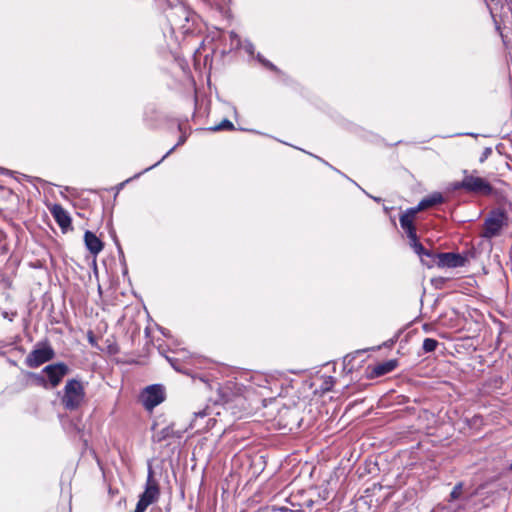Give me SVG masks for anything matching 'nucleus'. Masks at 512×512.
I'll return each instance as SVG.
<instances>
[{
    "label": "nucleus",
    "mask_w": 512,
    "mask_h": 512,
    "mask_svg": "<svg viewBox=\"0 0 512 512\" xmlns=\"http://www.w3.org/2000/svg\"><path fill=\"white\" fill-rule=\"evenodd\" d=\"M149 505L150 504L146 500L140 497L135 509H137L140 512H144Z\"/></svg>",
    "instance_id": "nucleus-18"
},
{
    "label": "nucleus",
    "mask_w": 512,
    "mask_h": 512,
    "mask_svg": "<svg viewBox=\"0 0 512 512\" xmlns=\"http://www.w3.org/2000/svg\"><path fill=\"white\" fill-rule=\"evenodd\" d=\"M50 212L58 225L63 229H67L71 225V218L68 212L59 204H55L50 208Z\"/></svg>",
    "instance_id": "nucleus-10"
},
{
    "label": "nucleus",
    "mask_w": 512,
    "mask_h": 512,
    "mask_svg": "<svg viewBox=\"0 0 512 512\" xmlns=\"http://www.w3.org/2000/svg\"><path fill=\"white\" fill-rule=\"evenodd\" d=\"M85 397L84 387L78 380L71 379L67 381L62 397V404L68 410L77 409Z\"/></svg>",
    "instance_id": "nucleus-1"
},
{
    "label": "nucleus",
    "mask_w": 512,
    "mask_h": 512,
    "mask_svg": "<svg viewBox=\"0 0 512 512\" xmlns=\"http://www.w3.org/2000/svg\"><path fill=\"white\" fill-rule=\"evenodd\" d=\"M507 224L508 217L505 212L501 210L492 211L484 222L482 236L485 238L496 237Z\"/></svg>",
    "instance_id": "nucleus-2"
},
{
    "label": "nucleus",
    "mask_w": 512,
    "mask_h": 512,
    "mask_svg": "<svg viewBox=\"0 0 512 512\" xmlns=\"http://www.w3.org/2000/svg\"><path fill=\"white\" fill-rule=\"evenodd\" d=\"M43 371L47 374L51 387L55 388L68 373V367L64 363H56L46 366Z\"/></svg>",
    "instance_id": "nucleus-7"
},
{
    "label": "nucleus",
    "mask_w": 512,
    "mask_h": 512,
    "mask_svg": "<svg viewBox=\"0 0 512 512\" xmlns=\"http://www.w3.org/2000/svg\"><path fill=\"white\" fill-rule=\"evenodd\" d=\"M258 58H259V60H260L261 62H263L267 67H269V68H271V69H274V66H273V64H272V63H270V62H268V61H264V60H262V59L260 58V56H259Z\"/></svg>",
    "instance_id": "nucleus-24"
},
{
    "label": "nucleus",
    "mask_w": 512,
    "mask_h": 512,
    "mask_svg": "<svg viewBox=\"0 0 512 512\" xmlns=\"http://www.w3.org/2000/svg\"><path fill=\"white\" fill-rule=\"evenodd\" d=\"M141 401L147 410H153L164 401V391L160 385H151L141 394Z\"/></svg>",
    "instance_id": "nucleus-5"
},
{
    "label": "nucleus",
    "mask_w": 512,
    "mask_h": 512,
    "mask_svg": "<svg viewBox=\"0 0 512 512\" xmlns=\"http://www.w3.org/2000/svg\"><path fill=\"white\" fill-rule=\"evenodd\" d=\"M184 141H185V138H180L178 145H181L182 143H184Z\"/></svg>",
    "instance_id": "nucleus-25"
},
{
    "label": "nucleus",
    "mask_w": 512,
    "mask_h": 512,
    "mask_svg": "<svg viewBox=\"0 0 512 512\" xmlns=\"http://www.w3.org/2000/svg\"><path fill=\"white\" fill-rule=\"evenodd\" d=\"M397 364L398 362L395 359H390L385 362L378 363L371 367L370 377L375 378L388 374L397 367Z\"/></svg>",
    "instance_id": "nucleus-11"
},
{
    "label": "nucleus",
    "mask_w": 512,
    "mask_h": 512,
    "mask_svg": "<svg viewBox=\"0 0 512 512\" xmlns=\"http://www.w3.org/2000/svg\"><path fill=\"white\" fill-rule=\"evenodd\" d=\"M174 149H175V147H172V148H171V149H170V150H169V151H168V152H167V153L162 157V159H161L160 161H158V162H157L156 164H154L153 166L146 168L144 171H148V170L152 169L153 167L157 166V165H158L161 161H163V160H164V159H165V158H166L170 153H172Z\"/></svg>",
    "instance_id": "nucleus-22"
},
{
    "label": "nucleus",
    "mask_w": 512,
    "mask_h": 512,
    "mask_svg": "<svg viewBox=\"0 0 512 512\" xmlns=\"http://www.w3.org/2000/svg\"><path fill=\"white\" fill-rule=\"evenodd\" d=\"M438 345H439V342L437 340H435L433 338H425L423 341L422 348H423L424 352L430 353V352L435 351V349L437 348Z\"/></svg>",
    "instance_id": "nucleus-15"
},
{
    "label": "nucleus",
    "mask_w": 512,
    "mask_h": 512,
    "mask_svg": "<svg viewBox=\"0 0 512 512\" xmlns=\"http://www.w3.org/2000/svg\"><path fill=\"white\" fill-rule=\"evenodd\" d=\"M149 505L150 504L146 500L140 497L135 509H137L140 512H144Z\"/></svg>",
    "instance_id": "nucleus-19"
},
{
    "label": "nucleus",
    "mask_w": 512,
    "mask_h": 512,
    "mask_svg": "<svg viewBox=\"0 0 512 512\" xmlns=\"http://www.w3.org/2000/svg\"><path fill=\"white\" fill-rule=\"evenodd\" d=\"M26 375L30 378H33L38 385L46 386V380L40 374L27 372Z\"/></svg>",
    "instance_id": "nucleus-17"
},
{
    "label": "nucleus",
    "mask_w": 512,
    "mask_h": 512,
    "mask_svg": "<svg viewBox=\"0 0 512 512\" xmlns=\"http://www.w3.org/2000/svg\"><path fill=\"white\" fill-rule=\"evenodd\" d=\"M84 241L87 249L93 255H97L103 249L102 241L91 231L85 232Z\"/></svg>",
    "instance_id": "nucleus-12"
},
{
    "label": "nucleus",
    "mask_w": 512,
    "mask_h": 512,
    "mask_svg": "<svg viewBox=\"0 0 512 512\" xmlns=\"http://www.w3.org/2000/svg\"><path fill=\"white\" fill-rule=\"evenodd\" d=\"M455 188H462L469 192L489 194L492 191L491 185L483 178L468 174L464 171V178L455 185Z\"/></svg>",
    "instance_id": "nucleus-3"
},
{
    "label": "nucleus",
    "mask_w": 512,
    "mask_h": 512,
    "mask_svg": "<svg viewBox=\"0 0 512 512\" xmlns=\"http://www.w3.org/2000/svg\"><path fill=\"white\" fill-rule=\"evenodd\" d=\"M492 154V149L487 147L483 150L482 155L479 159L480 163H483Z\"/></svg>",
    "instance_id": "nucleus-21"
},
{
    "label": "nucleus",
    "mask_w": 512,
    "mask_h": 512,
    "mask_svg": "<svg viewBox=\"0 0 512 512\" xmlns=\"http://www.w3.org/2000/svg\"><path fill=\"white\" fill-rule=\"evenodd\" d=\"M416 208L408 209L404 214L400 216V224L401 227L405 230L408 238H413L416 235L415 227L413 225V221L415 215L417 214Z\"/></svg>",
    "instance_id": "nucleus-9"
},
{
    "label": "nucleus",
    "mask_w": 512,
    "mask_h": 512,
    "mask_svg": "<svg viewBox=\"0 0 512 512\" xmlns=\"http://www.w3.org/2000/svg\"><path fill=\"white\" fill-rule=\"evenodd\" d=\"M89 340H90V342H93V337H92V336H90V337H89Z\"/></svg>",
    "instance_id": "nucleus-27"
},
{
    "label": "nucleus",
    "mask_w": 512,
    "mask_h": 512,
    "mask_svg": "<svg viewBox=\"0 0 512 512\" xmlns=\"http://www.w3.org/2000/svg\"><path fill=\"white\" fill-rule=\"evenodd\" d=\"M54 357V351L49 346H43L31 351L25 359V363L30 368H37L50 361Z\"/></svg>",
    "instance_id": "nucleus-6"
},
{
    "label": "nucleus",
    "mask_w": 512,
    "mask_h": 512,
    "mask_svg": "<svg viewBox=\"0 0 512 512\" xmlns=\"http://www.w3.org/2000/svg\"><path fill=\"white\" fill-rule=\"evenodd\" d=\"M244 48H245V50H246L248 53H250V54H252V53H253V49H254V47H253V45H252L251 43H247V44L244 46Z\"/></svg>",
    "instance_id": "nucleus-23"
},
{
    "label": "nucleus",
    "mask_w": 512,
    "mask_h": 512,
    "mask_svg": "<svg viewBox=\"0 0 512 512\" xmlns=\"http://www.w3.org/2000/svg\"><path fill=\"white\" fill-rule=\"evenodd\" d=\"M461 490H462V485L461 484L456 485L453 488V490H452V492L450 494V497L452 499H457L460 496V494H461Z\"/></svg>",
    "instance_id": "nucleus-20"
},
{
    "label": "nucleus",
    "mask_w": 512,
    "mask_h": 512,
    "mask_svg": "<svg viewBox=\"0 0 512 512\" xmlns=\"http://www.w3.org/2000/svg\"><path fill=\"white\" fill-rule=\"evenodd\" d=\"M198 415L203 417V416H205V413L204 412H200V413H198Z\"/></svg>",
    "instance_id": "nucleus-26"
},
{
    "label": "nucleus",
    "mask_w": 512,
    "mask_h": 512,
    "mask_svg": "<svg viewBox=\"0 0 512 512\" xmlns=\"http://www.w3.org/2000/svg\"><path fill=\"white\" fill-rule=\"evenodd\" d=\"M442 202H443V196L440 193H434V194L422 199L419 202L418 206L415 208L419 212L421 210L427 209L429 207H432V206L442 203Z\"/></svg>",
    "instance_id": "nucleus-13"
},
{
    "label": "nucleus",
    "mask_w": 512,
    "mask_h": 512,
    "mask_svg": "<svg viewBox=\"0 0 512 512\" xmlns=\"http://www.w3.org/2000/svg\"><path fill=\"white\" fill-rule=\"evenodd\" d=\"M466 258L458 253H435L432 259L433 266L437 265L440 268H456L462 267L466 263Z\"/></svg>",
    "instance_id": "nucleus-4"
},
{
    "label": "nucleus",
    "mask_w": 512,
    "mask_h": 512,
    "mask_svg": "<svg viewBox=\"0 0 512 512\" xmlns=\"http://www.w3.org/2000/svg\"><path fill=\"white\" fill-rule=\"evenodd\" d=\"M234 129V125L231 121L225 119L222 122H220L218 125L211 128L213 131H220V130H232Z\"/></svg>",
    "instance_id": "nucleus-16"
},
{
    "label": "nucleus",
    "mask_w": 512,
    "mask_h": 512,
    "mask_svg": "<svg viewBox=\"0 0 512 512\" xmlns=\"http://www.w3.org/2000/svg\"><path fill=\"white\" fill-rule=\"evenodd\" d=\"M158 494L159 491L157 485L148 481L147 487L140 497L146 500L149 504H152L157 500Z\"/></svg>",
    "instance_id": "nucleus-14"
},
{
    "label": "nucleus",
    "mask_w": 512,
    "mask_h": 512,
    "mask_svg": "<svg viewBox=\"0 0 512 512\" xmlns=\"http://www.w3.org/2000/svg\"><path fill=\"white\" fill-rule=\"evenodd\" d=\"M410 239V245L414 249L415 253L420 257L421 262L427 267H432L435 253L426 250L421 243L417 241V235Z\"/></svg>",
    "instance_id": "nucleus-8"
}]
</instances>
